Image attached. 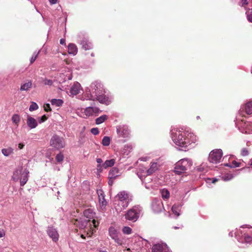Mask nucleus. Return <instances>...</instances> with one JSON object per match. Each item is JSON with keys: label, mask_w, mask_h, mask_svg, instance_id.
Returning a JSON list of instances; mask_svg holds the SVG:
<instances>
[{"label": "nucleus", "mask_w": 252, "mask_h": 252, "mask_svg": "<svg viewBox=\"0 0 252 252\" xmlns=\"http://www.w3.org/2000/svg\"><path fill=\"white\" fill-rule=\"evenodd\" d=\"M87 100L98 101L99 103L108 105L113 100L112 95L107 91L103 84L99 81L93 82L87 87L84 92Z\"/></svg>", "instance_id": "obj_1"}, {"label": "nucleus", "mask_w": 252, "mask_h": 252, "mask_svg": "<svg viewBox=\"0 0 252 252\" xmlns=\"http://www.w3.org/2000/svg\"><path fill=\"white\" fill-rule=\"evenodd\" d=\"M171 138L177 146L185 149L192 146L197 141L194 133L189 129L183 128L172 127L170 130Z\"/></svg>", "instance_id": "obj_2"}, {"label": "nucleus", "mask_w": 252, "mask_h": 252, "mask_svg": "<svg viewBox=\"0 0 252 252\" xmlns=\"http://www.w3.org/2000/svg\"><path fill=\"white\" fill-rule=\"evenodd\" d=\"M29 171L27 168L24 169L22 166L17 167L13 172L12 179L17 182L20 180V186H24L29 178Z\"/></svg>", "instance_id": "obj_3"}, {"label": "nucleus", "mask_w": 252, "mask_h": 252, "mask_svg": "<svg viewBox=\"0 0 252 252\" xmlns=\"http://www.w3.org/2000/svg\"><path fill=\"white\" fill-rule=\"evenodd\" d=\"M192 164V160L188 158L180 159L175 165L174 172L178 175L184 173L189 169Z\"/></svg>", "instance_id": "obj_4"}, {"label": "nucleus", "mask_w": 252, "mask_h": 252, "mask_svg": "<svg viewBox=\"0 0 252 252\" xmlns=\"http://www.w3.org/2000/svg\"><path fill=\"white\" fill-rule=\"evenodd\" d=\"M142 211V208L139 205L135 206L128 210L125 215V218L128 220L136 221L139 218Z\"/></svg>", "instance_id": "obj_5"}, {"label": "nucleus", "mask_w": 252, "mask_h": 252, "mask_svg": "<svg viewBox=\"0 0 252 252\" xmlns=\"http://www.w3.org/2000/svg\"><path fill=\"white\" fill-rule=\"evenodd\" d=\"M50 144L51 146L54 148L60 150L65 146V142L63 137L54 134L50 139Z\"/></svg>", "instance_id": "obj_6"}, {"label": "nucleus", "mask_w": 252, "mask_h": 252, "mask_svg": "<svg viewBox=\"0 0 252 252\" xmlns=\"http://www.w3.org/2000/svg\"><path fill=\"white\" fill-rule=\"evenodd\" d=\"M109 235L116 243L118 245L122 244V240L121 238V234L120 231L113 226H110L108 229Z\"/></svg>", "instance_id": "obj_7"}, {"label": "nucleus", "mask_w": 252, "mask_h": 252, "mask_svg": "<svg viewBox=\"0 0 252 252\" xmlns=\"http://www.w3.org/2000/svg\"><path fill=\"white\" fill-rule=\"evenodd\" d=\"M208 160L213 164H217L220 160V149H215L212 150L208 156Z\"/></svg>", "instance_id": "obj_8"}, {"label": "nucleus", "mask_w": 252, "mask_h": 252, "mask_svg": "<svg viewBox=\"0 0 252 252\" xmlns=\"http://www.w3.org/2000/svg\"><path fill=\"white\" fill-rule=\"evenodd\" d=\"M78 42L82 45V48L85 50H90L93 48V44L89 40L87 36L79 35Z\"/></svg>", "instance_id": "obj_9"}, {"label": "nucleus", "mask_w": 252, "mask_h": 252, "mask_svg": "<svg viewBox=\"0 0 252 252\" xmlns=\"http://www.w3.org/2000/svg\"><path fill=\"white\" fill-rule=\"evenodd\" d=\"M161 164L159 159L153 160L150 164V167L146 171L147 176H150L153 174L159 169Z\"/></svg>", "instance_id": "obj_10"}, {"label": "nucleus", "mask_w": 252, "mask_h": 252, "mask_svg": "<svg viewBox=\"0 0 252 252\" xmlns=\"http://www.w3.org/2000/svg\"><path fill=\"white\" fill-rule=\"evenodd\" d=\"M84 216L85 218L88 219V221H90L91 219H92V222L94 227H96L98 225V222L96 221L94 219L95 213L93 209L88 208L84 210Z\"/></svg>", "instance_id": "obj_11"}, {"label": "nucleus", "mask_w": 252, "mask_h": 252, "mask_svg": "<svg viewBox=\"0 0 252 252\" xmlns=\"http://www.w3.org/2000/svg\"><path fill=\"white\" fill-rule=\"evenodd\" d=\"M151 207L155 213H159L164 210L162 202L159 198H154L152 202Z\"/></svg>", "instance_id": "obj_12"}, {"label": "nucleus", "mask_w": 252, "mask_h": 252, "mask_svg": "<svg viewBox=\"0 0 252 252\" xmlns=\"http://www.w3.org/2000/svg\"><path fill=\"white\" fill-rule=\"evenodd\" d=\"M117 132L119 137L126 138L129 137L130 130L126 125H121L117 127Z\"/></svg>", "instance_id": "obj_13"}, {"label": "nucleus", "mask_w": 252, "mask_h": 252, "mask_svg": "<svg viewBox=\"0 0 252 252\" xmlns=\"http://www.w3.org/2000/svg\"><path fill=\"white\" fill-rule=\"evenodd\" d=\"M47 233L53 242H57L59 240V235L57 229L53 226H49L47 229Z\"/></svg>", "instance_id": "obj_14"}, {"label": "nucleus", "mask_w": 252, "mask_h": 252, "mask_svg": "<svg viewBox=\"0 0 252 252\" xmlns=\"http://www.w3.org/2000/svg\"><path fill=\"white\" fill-rule=\"evenodd\" d=\"M152 252H168V248L165 243H158L153 245Z\"/></svg>", "instance_id": "obj_15"}, {"label": "nucleus", "mask_w": 252, "mask_h": 252, "mask_svg": "<svg viewBox=\"0 0 252 252\" xmlns=\"http://www.w3.org/2000/svg\"><path fill=\"white\" fill-rule=\"evenodd\" d=\"M129 204H127V202H122L115 199L114 203V208L117 213H120L123 210L125 209Z\"/></svg>", "instance_id": "obj_16"}, {"label": "nucleus", "mask_w": 252, "mask_h": 252, "mask_svg": "<svg viewBox=\"0 0 252 252\" xmlns=\"http://www.w3.org/2000/svg\"><path fill=\"white\" fill-rule=\"evenodd\" d=\"M100 206L101 208L104 207L106 206L107 202L105 199V194L104 191L101 189H97L96 191Z\"/></svg>", "instance_id": "obj_17"}, {"label": "nucleus", "mask_w": 252, "mask_h": 252, "mask_svg": "<svg viewBox=\"0 0 252 252\" xmlns=\"http://www.w3.org/2000/svg\"><path fill=\"white\" fill-rule=\"evenodd\" d=\"M81 90V86L79 83L76 82L71 86L69 93L70 95H76L78 94Z\"/></svg>", "instance_id": "obj_18"}, {"label": "nucleus", "mask_w": 252, "mask_h": 252, "mask_svg": "<svg viewBox=\"0 0 252 252\" xmlns=\"http://www.w3.org/2000/svg\"><path fill=\"white\" fill-rule=\"evenodd\" d=\"M116 199L122 202H127L128 204H129L130 201L128 194L125 191L120 192L117 194Z\"/></svg>", "instance_id": "obj_19"}, {"label": "nucleus", "mask_w": 252, "mask_h": 252, "mask_svg": "<svg viewBox=\"0 0 252 252\" xmlns=\"http://www.w3.org/2000/svg\"><path fill=\"white\" fill-rule=\"evenodd\" d=\"M27 124L30 129H33L37 127L38 126L37 120L31 117L30 115H28L27 119Z\"/></svg>", "instance_id": "obj_20"}, {"label": "nucleus", "mask_w": 252, "mask_h": 252, "mask_svg": "<svg viewBox=\"0 0 252 252\" xmlns=\"http://www.w3.org/2000/svg\"><path fill=\"white\" fill-rule=\"evenodd\" d=\"M182 206L183 204L182 203L175 204L172 206L171 208L172 212L176 217H178L180 215L181 209Z\"/></svg>", "instance_id": "obj_21"}, {"label": "nucleus", "mask_w": 252, "mask_h": 252, "mask_svg": "<svg viewBox=\"0 0 252 252\" xmlns=\"http://www.w3.org/2000/svg\"><path fill=\"white\" fill-rule=\"evenodd\" d=\"M78 52V49L75 44L69 43L68 45V53L70 55L75 56Z\"/></svg>", "instance_id": "obj_22"}, {"label": "nucleus", "mask_w": 252, "mask_h": 252, "mask_svg": "<svg viewBox=\"0 0 252 252\" xmlns=\"http://www.w3.org/2000/svg\"><path fill=\"white\" fill-rule=\"evenodd\" d=\"M119 176V170L116 167L112 168L109 172V178H116Z\"/></svg>", "instance_id": "obj_23"}, {"label": "nucleus", "mask_w": 252, "mask_h": 252, "mask_svg": "<svg viewBox=\"0 0 252 252\" xmlns=\"http://www.w3.org/2000/svg\"><path fill=\"white\" fill-rule=\"evenodd\" d=\"M32 87V82L29 80L28 82L22 84L20 87V90L21 91H28Z\"/></svg>", "instance_id": "obj_24"}, {"label": "nucleus", "mask_w": 252, "mask_h": 252, "mask_svg": "<svg viewBox=\"0 0 252 252\" xmlns=\"http://www.w3.org/2000/svg\"><path fill=\"white\" fill-rule=\"evenodd\" d=\"M160 193L162 198L164 200H166L169 199L170 197V192L166 189H162L160 190Z\"/></svg>", "instance_id": "obj_25"}, {"label": "nucleus", "mask_w": 252, "mask_h": 252, "mask_svg": "<svg viewBox=\"0 0 252 252\" xmlns=\"http://www.w3.org/2000/svg\"><path fill=\"white\" fill-rule=\"evenodd\" d=\"M208 167V163L207 162H203L201 164L196 167V170L199 172H203L207 171Z\"/></svg>", "instance_id": "obj_26"}, {"label": "nucleus", "mask_w": 252, "mask_h": 252, "mask_svg": "<svg viewBox=\"0 0 252 252\" xmlns=\"http://www.w3.org/2000/svg\"><path fill=\"white\" fill-rule=\"evenodd\" d=\"M97 109L95 107H88L85 109L84 113L86 116H90L95 112Z\"/></svg>", "instance_id": "obj_27"}, {"label": "nucleus", "mask_w": 252, "mask_h": 252, "mask_svg": "<svg viewBox=\"0 0 252 252\" xmlns=\"http://www.w3.org/2000/svg\"><path fill=\"white\" fill-rule=\"evenodd\" d=\"M51 103L52 105L55 106L56 107H60L62 106L63 101L61 99H52L51 100Z\"/></svg>", "instance_id": "obj_28"}, {"label": "nucleus", "mask_w": 252, "mask_h": 252, "mask_svg": "<svg viewBox=\"0 0 252 252\" xmlns=\"http://www.w3.org/2000/svg\"><path fill=\"white\" fill-rule=\"evenodd\" d=\"M115 163V160L114 159H111L106 160L103 163V168L106 169L109 167H112L114 165Z\"/></svg>", "instance_id": "obj_29"}, {"label": "nucleus", "mask_w": 252, "mask_h": 252, "mask_svg": "<svg viewBox=\"0 0 252 252\" xmlns=\"http://www.w3.org/2000/svg\"><path fill=\"white\" fill-rule=\"evenodd\" d=\"M108 119V116L106 115H103L95 119V124L96 125H100L103 123L105 121Z\"/></svg>", "instance_id": "obj_30"}, {"label": "nucleus", "mask_w": 252, "mask_h": 252, "mask_svg": "<svg viewBox=\"0 0 252 252\" xmlns=\"http://www.w3.org/2000/svg\"><path fill=\"white\" fill-rule=\"evenodd\" d=\"M1 153L4 156L8 157L13 153V149L11 147L2 149L1 150Z\"/></svg>", "instance_id": "obj_31"}, {"label": "nucleus", "mask_w": 252, "mask_h": 252, "mask_svg": "<svg viewBox=\"0 0 252 252\" xmlns=\"http://www.w3.org/2000/svg\"><path fill=\"white\" fill-rule=\"evenodd\" d=\"M245 112L248 115L252 114V101L248 102L246 104Z\"/></svg>", "instance_id": "obj_32"}, {"label": "nucleus", "mask_w": 252, "mask_h": 252, "mask_svg": "<svg viewBox=\"0 0 252 252\" xmlns=\"http://www.w3.org/2000/svg\"><path fill=\"white\" fill-rule=\"evenodd\" d=\"M89 221L86 220L80 219L78 222V225L79 228L84 229L87 225Z\"/></svg>", "instance_id": "obj_33"}, {"label": "nucleus", "mask_w": 252, "mask_h": 252, "mask_svg": "<svg viewBox=\"0 0 252 252\" xmlns=\"http://www.w3.org/2000/svg\"><path fill=\"white\" fill-rule=\"evenodd\" d=\"M132 149V145L130 144H127L124 146L123 149V154L127 156Z\"/></svg>", "instance_id": "obj_34"}, {"label": "nucleus", "mask_w": 252, "mask_h": 252, "mask_svg": "<svg viewBox=\"0 0 252 252\" xmlns=\"http://www.w3.org/2000/svg\"><path fill=\"white\" fill-rule=\"evenodd\" d=\"M101 143L104 146H109L110 143V137L107 136H104L102 140Z\"/></svg>", "instance_id": "obj_35"}, {"label": "nucleus", "mask_w": 252, "mask_h": 252, "mask_svg": "<svg viewBox=\"0 0 252 252\" xmlns=\"http://www.w3.org/2000/svg\"><path fill=\"white\" fill-rule=\"evenodd\" d=\"M42 83L45 86H51L53 84V81L45 78L42 79Z\"/></svg>", "instance_id": "obj_36"}, {"label": "nucleus", "mask_w": 252, "mask_h": 252, "mask_svg": "<svg viewBox=\"0 0 252 252\" xmlns=\"http://www.w3.org/2000/svg\"><path fill=\"white\" fill-rule=\"evenodd\" d=\"M241 165V162H237L235 160H233L232 162V165H229L228 163H224V166H229L230 167H240Z\"/></svg>", "instance_id": "obj_37"}, {"label": "nucleus", "mask_w": 252, "mask_h": 252, "mask_svg": "<svg viewBox=\"0 0 252 252\" xmlns=\"http://www.w3.org/2000/svg\"><path fill=\"white\" fill-rule=\"evenodd\" d=\"M20 116L18 114H14L12 117V121L16 125H18L20 122Z\"/></svg>", "instance_id": "obj_38"}, {"label": "nucleus", "mask_w": 252, "mask_h": 252, "mask_svg": "<svg viewBox=\"0 0 252 252\" xmlns=\"http://www.w3.org/2000/svg\"><path fill=\"white\" fill-rule=\"evenodd\" d=\"M39 52L40 51H38L37 52L35 51L33 52V55L30 60V63L31 64L32 63L36 60Z\"/></svg>", "instance_id": "obj_39"}, {"label": "nucleus", "mask_w": 252, "mask_h": 252, "mask_svg": "<svg viewBox=\"0 0 252 252\" xmlns=\"http://www.w3.org/2000/svg\"><path fill=\"white\" fill-rule=\"evenodd\" d=\"M38 108V105L35 102H32L31 105L30 106L29 110L32 112L37 110Z\"/></svg>", "instance_id": "obj_40"}, {"label": "nucleus", "mask_w": 252, "mask_h": 252, "mask_svg": "<svg viewBox=\"0 0 252 252\" xmlns=\"http://www.w3.org/2000/svg\"><path fill=\"white\" fill-rule=\"evenodd\" d=\"M246 14L248 20L249 22L252 23V8L249 9L247 11Z\"/></svg>", "instance_id": "obj_41"}, {"label": "nucleus", "mask_w": 252, "mask_h": 252, "mask_svg": "<svg viewBox=\"0 0 252 252\" xmlns=\"http://www.w3.org/2000/svg\"><path fill=\"white\" fill-rule=\"evenodd\" d=\"M123 232L126 234H129L131 233L132 229L128 226H125L123 228Z\"/></svg>", "instance_id": "obj_42"}, {"label": "nucleus", "mask_w": 252, "mask_h": 252, "mask_svg": "<svg viewBox=\"0 0 252 252\" xmlns=\"http://www.w3.org/2000/svg\"><path fill=\"white\" fill-rule=\"evenodd\" d=\"M64 159V156L62 153H59L57 155L56 157V159L58 162H62Z\"/></svg>", "instance_id": "obj_43"}, {"label": "nucleus", "mask_w": 252, "mask_h": 252, "mask_svg": "<svg viewBox=\"0 0 252 252\" xmlns=\"http://www.w3.org/2000/svg\"><path fill=\"white\" fill-rule=\"evenodd\" d=\"M233 177V175L231 173H227L225 174L223 177V179L224 181H227L231 180Z\"/></svg>", "instance_id": "obj_44"}, {"label": "nucleus", "mask_w": 252, "mask_h": 252, "mask_svg": "<svg viewBox=\"0 0 252 252\" xmlns=\"http://www.w3.org/2000/svg\"><path fill=\"white\" fill-rule=\"evenodd\" d=\"M47 119V117L45 115H44L41 117H38L37 120L39 124H41L44 122Z\"/></svg>", "instance_id": "obj_45"}, {"label": "nucleus", "mask_w": 252, "mask_h": 252, "mask_svg": "<svg viewBox=\"0 0 252 252\" xmlns=\"http://www.w3.org/2000/svg\"><path fill=\"white\" fill-rule=\"evenodd\" d=\"M218 181H219V179H218L217 178H208L206 179V182L207 184H209L210 183H215Z\"/></svg>", "instance_id": "obj_46"}, {"label": "nucleus", "mask_w": 252, "mask_h": 252, "mask_svg": "<svg viewBox=\"0 0 252 252\" xmlns=\"http://www.w3.org/2000/svg\"><path fill=\"white\" fill-rule=\"evenodd\" d=\"M249 151L246 148H243L241 150V154L242 156H247L249 155Z\"/></svg>", "instance_id": "obj_47"}, {"label": "nucleus", "mask_w": 252, "mask_h": 252, "mask_svg": "<svg viewBox=\"0 0 252 252\" xmlns=\"http://www.w3.org/2000/svg\"><path fill=\"white\" fill-rule=\"evenodd\" d=\"M91 132L94 135H96L99 133V130L97 127L92 128L91 129Z\"/></svg>", "instance_id": "obj_48"}, {"label": "nucleus", "mask_w": 252, "mask_h": 252, "mask_svg": "<svg viewBox=\"0 0 252 252\" xmlns=\"http://www.w3.org/2000/svg\"><path fill=\"white\" fill-rule=\"evenodd\" d=\"M244 239L246 243H250V242H252V237L248 235H245Z\"/></svg>", "instance_id": "obj_49"}, {"label": "nucleus", "mask_w": 252, "mask_h": 252, "mask_svg": "<svg viewBox=\"0 0 252 252\" xmlns=\"http://www.w3.org/2000/svg\"><path fill=\"white\" fill-rule=\"evenodd\" d=\"M103 168V165L102 164H97L96 166V170L98 173H100L102 171V169Z\"/></svg>", "instance_id": "obj_50"}, {"label": "nucleus", "mask_w": 252, "mask_h": 252, "mask_svg": "<svg viewBox=\"0 0 252 252\" xmlns=\"http://www.w3.org/2000/svg\"><path fill=\"white\" fill-rule=\"evenodd\" d=\"M5 235V231L0 228V238L4 237Z\"/></svg>", "instance_id": "obj_51"}, {"label": "nucleus", "mask_w": 252, "mask_h": 252, "mask_svg": "<svg viewBox=\"0 0 252 252\" xmlns=\"http://www.w3.org/2000/svg\"><path fill=\"white\" fill-rule=\"evenodd\" d=\"M241 3L242 6H245V5H247L248 4L247 0H241Z\"/></svg>", "instance_id": "obj_52"}, {"label": "nucleus", "mask_w": 252, "mask_h": 252, "mask_svg": "<svg viewBox=\"0 0 252 252\" xmlns=\"http://www.w3.org/2000/svg\"><path fill=\"white\" fill-rule=\"evenodd\" d=\"M96 160L97 164H102L103 163L102 159L100 158H97Z\"/></svg>", "instance_id": "obj_53"}, {"label": "nucleus", "mask_w": 252, "mask_h": 252, "mask_svg": "<svg viewBox=\"0 0 252 252\" xmlns=\"http://www.w3.org/2000/svg\"><path fill=\"white\" fill-rule=\"evenodd\" d=\"M115 178H109L108 184L110 186H112L113 184V181Z\"/></svg>", "instance_id": "obj_54"}, {"label": "nucleus", "mask_w": 252, "mask_h": 252, "mask_svg": "<svg viewBox=\"0 0 252 252\" xmlns=\"http://www.w3.org/2000/svg\"><path fill=\"white\" fill-rule=\"evenodd\" d=\"M49 1L51 5H53L57 3L58 0H49Z\"/></svg>", "instance_id": "obj_55"}, {"label": "nucleus", "mask_w": 252, "mask_h": 252, "mask_svg": "<svg viewBox=\"0 0 252 252\" xmlns=\"http://www.w3.org/2000/svg\"><path fill=\"white\" fill-rule=\"evenodd\" d=\"M24 146H25V145L23 143H20L18 144V147L19 149L21 150L24 148Z\"/></svg>", "instance_id": "obj_56"}, {"label": "nucleus", "mask_w": 252, "mask_h": 252, "mask_svg": "<svg viewBox=\"0 0 252 252\" xmlns=\"http://www.w3.org/2000/svg\"><path fill=\"white\" fill-rule=\"evenodd\" d=\"M60 43L62 45H65V39L62 38L60 39Z\"/></svg>", "instance_id": "obj_57"}, {"label": "nucleus", "mask_w": 252, "mask_h": 252, "mask_svg": "<svg viewBox=\"0 0 252 252\" xmlns=\"http://www.w3.org/2000/svg\"><path fill=\"white\" fill-rule=\"evenodd\" d=\"M148 158L147 157H142L140 158V159L141 160V161H146L148 159Z\"/></svg>", "instance_id": "obj_58"}, {"label": "nucleus", "mask_w": 252, "mask_h": 252, "mask_svg": "<svg viewBox=\"0 0 252 252\" xmlns=\"http://www.w3.org/2000/svg\"><path fill=\"white\" fill-rule=\"evenodd\" d=\"M45 110L46 111H48L49 110H50V105L49 104H47V107H45Z\"/></svg>", "instance_id": "obj_59"}, {"label": "nucleus", "mask_w": 252, "mask_h": 252, "mask_svg": "<svg viewBox=\"0 0 252 252\" xmlns=\"http://www.w3.org/2000/svg\"><path fill=\"white\" fill-rule=\"evenodd\" d=\"M138 176H139V177L140 178V179L141 180L142 182L143 183H144L143 179L142 178V177H141L140 176H139V175H138Z\"/></svg>", "instance_id": "obj_60"}, {"label": "nucleus", "mask_w": 252, "mask_h": 252, "mask_svg": "<svg viewBox=\"0 0 252 252\" xmlns=\"http://www.w3.org/2000/svg\"><path fill=\"white\" fill-rule=\"evenodd\" d=\"M145 188H147V189H150V187H148V186H147L146 185H145Z\"/></svg>", "instance_id": "obj_61"}, {"label": "nucleus", "mask_w": 252, "mask_h": 252, "mask_svg": "<svg viewBox=\"0 0 252 252\" xmlns=\"http://www.w3.org/2000/svg\"><path fill=\"white\" fill-rule=\"evenodd\" d=\"M35 8L36 9V11L38 12V13H40L39 11H38V10L36 8V7L35 6Z\"/></svg>", "instance_id": "obj_62"}, {"label": "nucleus", "mask_w": 252, "mask_h": 252, "mask_svg": "<svg viewBox=\"0 0 252 252\" xmlns=\"http://www.w3.org/2000/svg\"><path fill=\"white\" fill-rule=\"evenodd\" d=\"M179 227H177V226H174V228L176 229H178Z\"/></svg>", "instance_id": "obj_63"}, {"label": "nucleus", "mask_w": 252, "mask_h": 252, "mask_svg": "<svg viewBox=\"0 0 252 252\" xmlns=\"http://www.w3.org/2000/svg\"><path fill=\"white\" fill-rule=\"evenodd\" d=\"M81 237H82V238H85V237L84 236V235H81Z\"/></svg>", "instance_id": "obj_64"}]
</instances>
